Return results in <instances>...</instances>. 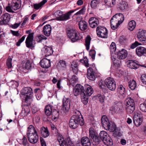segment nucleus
I'll return each mask as SVG.
<instances>
[{
  "label": "nucleus",
  "mask_w": 146,
  "mask_h": 146,
  "mask_svg": "<svg viewBox=\"0 0 146 146\" xmlns=\"http://www.w3.org/2000/svg\"><path fill=\"white\" fill-rule=\"evenodd\" d=\"M101 121L102 125L106 129L111 132H114L116 130V127L115 124L111 121H110L106 116L103 115Z\"/></svg>",
  "instance_id": "nucleus-3"
},
{
  "label": "nucleus",
  "mask_w": 146,
  "mask_h": 146,
  "mask_svg": "<svg viewBox=\"0 0 146 146\" xmlns=\"http://www.w3.org/2000/svg\"><path fill=\"white\" fill-rule=\"evenodd\" d=\"M105 4L109 7H113L115 5L116 0H104Z\"/></svg>",
  "instance_id": "nucleus-38"
},
{
  "label": "nucleus",
  "mask_w": 146,
  "mask_h": 146,
  "mask_svg": "<svg viewBox=\"0 0 146 146\" xmlns=\"http://www.w3.org/2000/svg\"><path fill=\"white\" fill-rule=\"evenodd\" d=\"M57 136L56 142H57L60 146H74L69 137H67L64 140L61 134L58 133Z\"/></svg>",
  "instance_id": "nucleus-6"
},
{
  "label": "nucleus",
  "mask_w": 146,
  "mask_h": 146,
  "mask_svg": "<svg viewBox=\"0 0 146 146\" xmlns=\"http://www.w3.org/2000/svg\"><path fill=\"white\" fill-rule=\"evenodd\" d=\"M57 82L56 86L59 89H60L62 87L61 86L62 83V79L59 78L58 80L55 79V83Z\"/></svg>",
  "instance_id": "nucleus-60"
},
{
  "label": "nucleus",
  "mask_w": 146,
  "mask_h": 146,
  "mask_svg": "<svg viewBox=\"0 0 146 146\" xmlns=\"http://www.w3.org/2000/svg\"><path fill=\"white\" fill-rule=\"evenodd\" d=\"M44 52L45 54V56H47L51 55L53 52L52 47L45 46L44 48Z\"/></svg>",
  "instance_id": "nucleus-26"
},
{
  "label": "nucleus",
  "mask_w": 146,
  "mask_h": 146,
  "mask_svg": "<svg viewBox=\"0 0 146 146\" xmlns=\"http://www.w3.org/2000/svg\"><path fill=\"white\" fill-rule=\"evenodd\" d=\"M127 106L135 105V103L134 100L131 98L129 97L126 99Z\"/></svg>",
  "instance_id": "nucleus-48"
},
{
  "label": "nucleus",
  "mask_w": 146,
  "mask_h": 146,
  "mask_svg": "<svg viewBox=\"0 0 146 146\" xmlns=\"http://www.w3.org/2000/svg\"><path fill=\"white\" fill-rule=\"evenodd\" d=\"M122 103L120 102H116L114 103L115 108L116 110L119 111L122 107Z\"/></svg>",
  "instance_id": "nucleus-47"
},
{
  "label": "nucleus",
  "mask_w": 146,
  "mask_h": 146,
  "mask_svg": "<svg viewBox=\"0 0 146 146\" xmlns=\"http://www.w3.org/2000/svg\"><path fill=\"white\" fill-rule=\"evenodd\" d=\"M30 112V110L29 105H25L23 107V113H24L25 116H27Z\"/></svg>",
  "instance_id": "nucleus-34"
},
{
  "label": "nucleus",
  "mask_w": 146,
  "mask_h": 146,
  "mask_svg": "<svg viewBox=\"0 0 146 146\" xmlns=\"http://www.w3.org/2000/svg\"><path fill=\"white\" fill-rule=\"evenodd\" d=\"M95 72L92 68L90 67L87 69V77L90 80L94 81L96 78L94 75Z\"/></svg>",
  "instance_id": "nucleus-15"
},
{
  "label": "nucleus",
  "mask_w": 146,
  "mask_h": 146,
  "mask_svg": "<svg viewBox=\"0 0 146 146\" xmlns=\"http://www.w3.org/2000/svg\"><path fill=\"white\" fill-rule=\"evenodd\" d=\"M21 5V0H13L11 4L12 9L14 10L19 9L20 8Z\"/></svg>",
  "instance_id": "nucleus-18"
},
{
  "label": "nucleus",
  "mask_w": 146,
  "mask_h": 146,
  "mask_svg": "<svg viewBox=\"0 0 146 146\" xmlns=\"http://www.w3.org/2000/svg\"><path fill=\"white\" fill-rule=\"evenodd\" d=\"M22 143L24 146H29V143L28 142L27 138L23 137L22 140Z\"/></svg>",
  "instance_id": "nucleus-62"
},
{
  "label": "nucleus",
  "mask_w": 146,
  "mask_h": 146,
  "mask_svg": "<svg viewBox=\"0 0 146 146\" xmlns=\"http://www.w3.org/2000/svg\"><path fill=\"white\" fill-rule=\"evenodd\" d=\"M112 60L113 61V65H112L113 67L115 68H117L119 67L120 66V61L117 60L116 59V58H114V60L113 58H111Z\"/></svg>",
  "instance_id": "nucleus-44"
},
{
  "label": "nucleus",
  "mask_w": 146,
  "mask_h": 146,
  "mask_svg": "<svg viewBox=\"0 0 146 146\" xmlns=\"http://www.w3.org/2000/svg\"><path fill=\"white\" fill-rule=\"evenodd\" d=\"M127 6V4L124 1H121L120 2L119 5V8L121 10L125 9Z\"/></svg>",
  "instance_id": "nucleus-42"
},
{
  "label": "nucleus",
  "mask_w": 146,
  "mask_h": 146,
  "mask_svg": "<svg viewBox=\"0 0 146 146\" xmlns=\"http://www.w3.org/2000/svg\"><path fill=\"white\" fill-rule=\"evenodd\" d=\"M90 27L93 28L97 27L99 24V19L95 17L90 18L88 21Z\"/></svg>",
  "instance_id": "nucleus-13"
},
{
  "label": "nucleus",
  "mask_w": 146,
  "mask_h": 146,
  "mask_svg": "<svg viewBox=\"0 0 146 146\" xmlns=\"http://www.w3.org/2000/svg\"><path fill=\"white\" fill-rule=\"evenodd\" d=\"M78 78L75 75H73L72 78L69 80L70 84L74 86V84H75L77 81Z\"/></svg>",
  "instance_id": "nucleus-49"
},
{
  "label": "nucleus",
  "mask_w": 146,
  "mask_h": 146,
  "mask_svg": "<svg viewBox=\"0 0 146 146\" xmlns=\"http://www.w3.org/2000/svg\"><path fill=\"white\" fill-rule=\"evenodd\" d=\"M128 86L131 90H134L136 87V83L135 81L133 80L128 83Z\"/></svg>",
  "instance_id": "nucleus-41"
},
{
  "label": "nucleus",
  "mask_w": 146,
  "mask_h": 146,
  "mask_svg": "<svg viewBox=\"0 0 146 146\" xmlns=\"http://www.w3.org/2000/svg\"><path fill=\"white\" fill-rule=\"evenodd\" d=\"M47 1V0H43L38 4H35L33 5L34 8L35 9L38 10Z\"/></svg>",
  "instance_id": "nucleus-36"
},
{
  "label": "nucleus",
  "mask_w": 146,
  "mask_h": 146,
  "mask_svg": "<svg viewBox=\"0 0 146 146\" xmlns=\"http://www.w3.org/2000/svg\"><path fill=\"white\" fill-rule=\"evenodd\" d=\"M51 31V27L50 25H47L43 27V31L44 34L46 36H50Z\"/></svg>",
  "instance_id": "nucleus-23"
},
{
  "label": "nucleus",
  "mask_w": 146,
  "mask_h": 146,
  "mask_svg": "<svg viewBox=\"0 0 146 146\" xmlns=\"http://www.w3.org/2000/svg\"><path fill=\"white\" fill-rule=\"evenodd\" d=\"M28 138L29 142L32 144L37 143L38 140V136L37 132L35 127L31 125L28 128L27 133Z\"/></svg>",
  "instance_id": "nucleus-2"
},
{
  "label": "nucleus",
  "mask_w": 146,
  "mask_h": 146,
  "mask_svg": "<svg viewBox=\"0 0 146 146\" xmlns=\"http://www.w3.org/2000/svg\"><path fill=\"white\" fill-rule=\"evenodd\" d=\"M105 84L108 88L110 90H115L116 85L114 80L111 78H108L105 80Z\"/></svg>",
  "instance_id": "nucleus-8"
},
{
  "label": "nucleus",
  "mask_w": 146,
  "mask_h": 146,
  "mask_svg": "<svg viewBox=\"0 0 146 146\" xmlns=\"http://www.w3.org/2000/svg\"><path fill=\"white\" fill-rule=\"evenodd\" d=\"M40 66L44 68H48L50 66V62L49 60L46 58L42 59L40 62Z\"/></svg>",
  "instance_id": "nucleus-17"
},
{
  "label": "nucleus",
  "mask_w": 146,
  "mask_h": 146,
  "mask_svg": "<svg viewBox=\"0 0 146 146\" xmlns=\"http://www.w3.org/2000/svg\"><path fill=\"white\" fill-rule=\"evenodd\" d=\"M96 31L98 36L104 38L108 37V31L106 28L99 26L97 27Z\"/></svg>",
  "instance_id": "nucleus-7"
},
{
  "label": "nucleus",
  "mask_w": 146,
  "mask_h": 146,
  "mask_svg": "<svg viewBox=\"0 0 146 146\" xmlns=\"http://www.w3.org/2000/svg\"><path fill=\"white\" fill-rule=\"evenodd\" d=\"M136 26V23L135 21L131 20L128 23V28L131 31H133L135 29Z\"/></svg>",
  "instance_id": "nucleus-32"
},
{
  "label": "nucleus",
  "mask_w": 146,
  "mask_h": 146,
  "mask_svg": "<svg viewBox=\"0 0 146 146\" xmlns=\"http://www.w3.org/2000/svg\"><path fill=\"white\" fill-rule=\"evenodd\" d=\"M109 136L107 133L104 131L100 132V138L102 140L105 138Z\"/></svg>",
  "instance_id": "nucleus-50"
},
{
  "label": "nucleus",
  "mask_w": 146,
  "mask_h": 146,
  "mask_svg": "<svg viewBox=\"0 0 146 146\" xmlns=\"http://www.w3.org/2000/svg\"><path fill=\"white\" fill-rule=\"evenodd\" d=\"M40 131L41 135L43 137L46 138L49 135V133L47 127H42L40 129Z\"/></svg>",
  "instance_id": "nucleus-25"
},
{
  "label": "nucleus",
  "mask_w": 146,
  "mask_h": 146,
  "mask_svg": "<svg viewBox=\"0 0 146 146\" xmlns=\"http://www.w3.org/2000/svg\"><path fill=\"white\" fill-rule=\"evenodd\" d=\"M25 43L26 46L28 48H32L35 47L33 42V33H30L26 38Z\"/></svg>",
  "instance_id": "nucleus-9"
},
{
  "label": "nucleus",
  "mask_w": 146,
  "mask_h": 146,
  "mask_svg": "<svg viewBox=\"0 0 146 146\" xmlns=\"http://www.w3.org/2000/svg\"><path fill=\"white\" fill-rule=\"evenodd\" d=\"M78 25L80 29L82 31H84L87 29L88 24L85 21L81 20L80 21Z\"/></svg>",
  "instance_id": "nucleus-24"
},
{
  "label": "nucleus",
  "mask_w": 146,
  "mask_h": 146,
  "mask_svg": "<svg viewBox=\"0 0 146 146\" xmlns=\"http://www.w3.org/2000/svg\"><path fill=\"white\" fill-rule=\"evenodd\" d=\"M105 82L104 83L102 80L98 82L99 87L103 92H106L107 91V86H106Z\"/></svg>",
  "instance_id": "nucleus-35"
},
{
  "label": "nucleus",
  "mask_w": 146,
  "mask_h": 146,
  "mask_svg": "<svg viewBox=\"0 0 146 146\" xmlns=\"http://www.w3.org/2000/svg\"><path fill=\"white\" fill-rule=\"evenodd\" d=\"M12 59L11 58H8L7 60V65L9 68H10L12 67Z\"/></svg>",
  "instance_id": "nucleus-63"
},
{
  "label": "nucleus",
  "mask_w": 146,
  "mask_h": 146,
  "mask_svg": "<svg viewBox=\"0 0 146 146\" xmlns=\"http://www.w3.org/2000/svg\"><path fill=\"white\" fill-rule=\"evenodd\" d=\"M70 106V100L68 98H64L62 100V106L61 110L64 112H68L69 110Z\"/></svg>",
  "instance_id": "nucleus-10"
},
{
  "label": "nucleus",
  "mask_w": 146,
  "mask_h": 146,
  "mask_svg": "<svg viewBox=\"0 0 146 146\" xmlns=\"http://www.w3.org/2000/svg\"><path fill=\"white\" fill-rule=\"evenodd\" d=\"M32 64L30 63L29 61H27L25 64L24 67L25 69L28 70L32 69Z\"/></svg>",
  "instance_id": "nucleus-53"
},
{
  "label": "nucleus",
  "mask_w": 146,
  "mask_h": 146,
  "mask_svg": "<svg viewBox=\"0 0 146 146\" xmlns=\"http://www.w3.org/2000/svg\"><path fill=\"white\" fill-rule=\"evenodd\" d=\"M86 8L85 7H83L78 12L74 14V15H83L84 14Z\"/></svg>",
  "instance_id": "nucleus-58"
},
{
  "label": "nucleus",
  "mask_w": 146,
  "mask_h": 146,
  "mask_svg": "<svg viewBox=\"0 0 146 146\" xmlns=\"http://www.w3.org/2000/svg\"><path fill=\"white\" fill-rule=\"evenodd\" d=\"M116 47L115 43L114 42H112L111 43L110 47V50L111 52H114L116 50Z\"/></svg>",
  "instance_id": "nucleus-54"
},
{
  "label": "nucleus",
  "mask_w": 146,
  "mask_h": 146,
  "mask_svg": "<svg viewBox=\"0 0 146 146\" xmlns=\"http://www.w3.org/2000/svg\"><path fill=\"white\" fill-rule=\"evenodd\" d=\"M100 0H92L90 2L91 7L94 9H96L97 5L100 3Z\"/></svg>",
  "instance_id": "nucleus-45"
},
{
  "label": "nucleus",
  "mask_w": 146,
  "mask_h": 146,
  "mask_svg": "<svg viewBox=\"0 0 146 146\" xmlns=\"http://www.w3.org/2000/svg\"><path fill=\"white\" fill-rule=\"evenodd\" d=\"M78 63L77 61H74L71 64L70 69L72 70L73 72L75 74H77L78 70Z\"/></svg>",
  "instance_id": "nucleus-21"
},
{
  "label": "nucleus",
  "mask_w": 146,
  "mask_h": 146,
  "mask_svg": "<svg viewBox=\"0 0 146 146\" xmlns=\"http://www.w3.org/2000/svg\"><path fill=\"white\" fill-rule=\"evenodd\" d=\"M67 35L68 37L73 42H75L82 38L79 34L76 29L68 28L67 30Z\"/></svg>",
  "instance_id": "nucleus-5"
},
{
  "label": "nucleus",
  "mask_w": 146,
  "mask_h": 146,
  "mask_svg": "<svg viewBox=\"0 0 146 146\" xmlns=\"http://www.w3.org/2000/svg\"><path fill=\"white\" fill-rule=\"evenodd\" d=\"M145 48L142 46H139L136 49V54L139 56L143 55Z\"/></svg>",
  "instance_id": "nucleus-30"
},
{
  "label": "nucleus",
  "mask_w": 146,
  "mask_h": 146,
  "mask_svg": "<svg viewBox=\"0 0 146 146\" xmlns=\"http://www.w3.org/2000/svg\"><path fill=\"white\" fill-rule=\"evenodd\" d=\"M89 136L91 139L93 138L96 135L94 131L92 128H90L89 129Z\"/></svg>",
  "instance_id": "nucleus-52"
},
{
  "label": "nucleus",
  "mask_w": 146,
  "mask_h": 146,
  "mask_svg": "<svg viewBox=\"0 0 146 146\" xmlns=\"http://www.w3.org/2000/svg\"><path fill=\"white\" fill-rule=\"evenodd\" d=\"M117 57L120 60L125 58L127 56V52L126 50L122 49L121 51H119L117 52Z\"/></svg>",
  "instance_id": "nucleus-22"
},
{
  "label": "nucleus",
  "mask_w": 146,
  "mask_h": 146,
  "mask_svg": "<svg viewBox=\"0 0 146 146\" xmlns=\"http://www.w3.org/2000/svg\"><path fill=\"white\" fill-rule=\"evenodd\" d=\"M143 121L142 117L140 116L139 114L135 115L133 117V122L136 127L139 126L141 124Z\"/></svg>",
  "instance_id": "nucleus-14"
},
{
  "label": "nucleus",
  "mask_w": 146,
  "mask_h": 146,
  "mask_svg": "<svg viewBox=\"0 0 146 146\" xmlns=\"http://www.w3.org/2000/svg\"><path fill=\"white\" fill-rule=\"evenodd\" d=\"M10 16L8 13L3 15L0 18V25H1L7 24L10 20Z\"/></svg>",
  "instance_id": "nucleus-11"
},
{
  "label": "nucleus",
  "mask_w": 146,
  "mask_h": 146,
  "mask_svg": "<svg viewBox=\"0 0 146 146\" xmlns=\"http://www.w3.org/2000/svg\"><path fill=\"white\" fill-rule=\"evenodd\" d=\"M77 10L78 9H76L74 10H71L64 14H63L62 17L60 18V21H66L69 19H70L72 14Z\"/></svg>",
  "instance_id": "nucleus-16"
},
{
  "label": "nucleus",
  "mask_w": 146,
  "mask_h": 146,
  "mask_svg": "<svg viewBox=\"0 0 146 146\" xmlns=\"http://www.w3.org/2000/svg\"><path fill=\"white\" fill-rule=\"evenodd\" d=\"M146 37V31L142 30L139 31L138 33L137 37L138 40H141L143 37Z\"/></svg>",
  "instance_id": "nucleus-39"
},
{
  "label": "nucleus",
  "mask_w": 146,
  "mask_h": 146,
  "mask_svg": "<svg viewBox=\"0 0 146 146\" xmlns=\"http://www.w3.org/2000/svg\"><path fill=\"white\" fill-rule=\"evenodd\" d=\"M97 97H98L99 101L100 102L103 103L104 102L105 99V97L104 96L99 94L97 95Z\"/></svg>",
  "instance_id": "nucleus-61"
},
{
  "label": "nucleus",
  "mask_w": 146,
  "mask_h": 146,
  "mask_svg": "<svg viewBox=\"0 0 146 146\" xmlns=\"http://www.w3.org/2000/svg\"><path fill=\"white\" fill-rule=\"evenodd\" d=\"M89 54L91 56L93 60H94L95 58L96 54V51L94 50H92L89 52Z\"/></svg>",
  "instance_id": "nucleus-64"
},
{
  "label": "nucleus",
  "mask_w": 146,
  "mask_h": 146,
  "mask_svg": "<svg viewBox=\"0 0 146 146\" xmlns=\"http://www.w3.org/2000/svg\"><path fill=\"white\" fill-rule=\"evenodd\" d=\"M84 122L82 116L80 115H75L70 118L69 122L70 127L73 129L76 128L79 125L82 126L84 125Z\"/></svg>",
  "instance_id": "nucleus-1"
},
{
  "label": "nucleus",
  "mask_w": 146,
  "mask_h": 146,
  "mask_svg": "<svg viewBox=\"0 0 146 146\" xmlns=\"http://www.w3.org/2000/svg\"><path fill=\"white\" fill-rule=\"evenodd\" d=\"M91 140V141H92L93 142H94V144L95 145L98 144L100 141V138L97 135H96Z\"/></svg>",
  "instance_id": "nucleus-56"
},
{
  "label": "nucleus",
  "mask_w": 146,
  "mask_h": 146,
  "mask_svg": "<svg viewBox=\"0 0 146 146\" xmlns=\"http://www.w3.org/2000/svg\"><path fill=\"white\" fill-rule=\"evenodd\" d=\"M44 112L47 116L50 115L52 113L51 106L50 105L46 106L44 109Z\"/></svg>",
  "instance_id": "nucleus-33"
},
{
  "label": "nucleus",
  "mask_w": 146,
  "mask_h": 146,
  "mask_svg": "<svg viewBox=\"0 0 146 146\" xmlns=\"http://www.w3.org/2000/svg\"><path fill=\"white\" fill-rule=\"evenodd\" d=\"M139 108L140 110L144 112H146V101L145 103L141 104Z\"/></svg>",
  "instance_id": "nucleus-57"
},
{
  "label": "nucleus",
  "mask_w": 146,
  "mask_h": 146,
  "mask_svg": "<svg viewBox=\"0 0 146 146\" xmlns=\"http://www.w3.org/2000/svg\"><path fill=\"white\" fill-rule=\"evenodd\" d=\"M91 40V37L89 35H88L85 39V46L86 49L88 50L89 49Z\"/></svg>",
  "instance_id": "nucleus-40"
},
{
  "label": "nucleus",
  "mask_w": 146,
  "mask_h": 146,
  "mask_svg": "<svg viewBox=\"0 0 146 146\" xmlns=\"http://www.w3.org/2000/svg\"><path fill=\"white\" fill-rule=\"evenodd\" d=\"M111 24H113V25H119L121 24L113 16L110 20Z\"/></svg>",
  "instance_id": "nucleus-55"
},
{
  "label": "nucleus",
  "mask_w": 146,
  "mask_h": 146,
  "mask_svg": "<svg viewBox=\"0 0 146 146\" xmlns=\"http://www.w3.org/2000/svg\"><path fill=\"white\" fill-rule=\"evenodd\" d=\"M121 24L123 21L124 19V17L123 15L121 13H118L115 14L113 16Z\"/></svg>",
  "instance_id": "nucleus-28"
},
{
  "label": "nucleus",
  "mask_w": 146,
  "mask_h": 146,
  "mask_svg": "<svg viewBox=\"0 0 146 146\" xmlns=\"http://www.w3.org/2000/svg\"><path fill=\"white\" fill-rule=\"evenodd\" d=\"M56 19L57 20L60 21V18L62 17L63 15L62 12L60 10H58L55 12Z\"/></svg>",
  "instance_id": "nucleus-51"
},
{
  "label": "nucleus",
  "mask_w": 146,
  "mask_h": 146,
  "mask_svg": "<svg viewBox=\"0 0 146 146\" xmlns=\"http://www.w3.org/2000/svg\"><path fill=\"white\" fill-rule=\"evenodd\" d=\"M126 108V111L128 113H131L134 111L135 106V105L132 106H127Z\"/></svg>",
  "instance_id": "nucleus-46"
},
{
  "label": "nucleus",
  "mask_w": 146,
  "mask_h": 146,
  "mask_svg": "<svg viewBox=\"0 0 146 146\" xmlns=\"http://www.w3.org/2000/svg\"><path fill=\"white\" fill-rule=\"evenodd\" d=\"M84 90V87L83 86L80 84H77L74 88V94L75 96H77L80 94L82 96V93H84L83 92Z\"/></svg>",
  "instance_id": "nucleus-12"
},
{
  "label": "nucleus",
  "mask_w": 146,
  "mask_h": 146,
  "mask_svg": "<svg viewBox=\"0 0 146 146\" xmlns=\"http://www.w3.org/2000/svg\"><path fill=\"white\" fill-rule=\"evenodd\" d=\"M104 144L108 146H111L113 144L112 141L109 136L102 140Z\"/></svg>",
  "instance_id": "nucleus-31"
},
{
  "label": "nucleus",
  "mask_w": 146,
  "mask_h": 146,
  "mask_svg": "<svg viewBox=\"0 0 146 146\" xmlns=\"http://www.w3.org/2000/svg\"><path fill=\"white\" fill-rule=\"evenodd\" d=\"M84 93L82 92V94L81 101L84 105H86L88 103V97L87 95H85Z\"/></svg>",
  "instance_id": "nucleus-37"
},
{
  "label": "nucleus",
  "mask_w": 146,
  "mask_h": 146,
  "mask_svg": "<svg viewBox=\"0 0 146 146\" xmlns=\"http://www.w3.org/2000/svg\"><path fill=\"white\" fill-rule=\"evenodd\" d=\"M81 142L83 146H90L91 145L90 139L86 137H83L81 139Z\"/></svg>",
  "instance_id": "nucleus-27"
},
{
  "label": "nucleus",
  "mask_w": 146,
  "mask_h": 146,
  "mask_svg": "<svg viewBox=\"0 0 146 146\" xmlns=\"http://www.w3.org/2000/svg\"><path fill=\"white\" fill-rule=\"evenodd\" d=\"M85 89L84 88V92L85 95H87L88 96H90L94 92V90L92 86L89 85H86L85 86Z\"/></svg>",
  "instance_id": "nucleus-20"
},
{
  "label": "nucleus",
  "mask_w": 146,
  "mask_h": 146,
  "mask_svg": "<svg viewBox=\"0 0 146 146\" xmlns=\"http://www.w3.org/2000/svg\"><path fill=\"white\" fill-rule=\"evenodd\" d=\"M117 92L122 96L121 98H124L126 96V92L125 88L121 85L118 88Z\"/></svg>",
  "instance_id": "nucleus-29"
},
{
  "label": "nucleus",
  "mask_w": 146,
  "mask_h": 146,
  "mask_svg": "<svg viewBox=\"0 0 146 146\" xmlns=\"http://www.w3.org/2000/svg\"><path fill=\"white\" fill-rule=\"evenodd\" d=\"M139 62L135 60H129L128 66L132 69H137L139 67Z\"/></svg>",
  "instance_id": "nucleus-19"
},
{
  "label": "nucleus",
  "mask_w": 146,
  "mask_h": 146,
  "mask_svg": "<svg viewBox=\"0 0 146 146\" xmlns=\"http://www.w3.org/2000/svg\"><path fill=\"white\" fill-rule=\"evenodd\" d=\"M66 62L64 60H60L59 63L57 64L56 66V67L58 69H60L62 68L66 67Z\"/></svg>",
  "instance_id": "nucleus-43"
},
{
  "label": "nucleus",
  "mask_w": 146,
  "mask_h": 146,
  "mask_svg": "<svg viewBox=\"0 0 146 146\" xmlns=\"http://www.w3.org/2000/svg\"><path fill=\"white\" fill-rule=\"evenodd\" d=\"M33 90L30 87H24L22 90L21 94L22 95L26 96L25 102L28 104H30L32 100Z\"/></svg>",
  "instance_id": "nucleus-4"
},
{
  "label": "nucleus",
  "mask_w": 146,
  "mask_h": 146,
  "mask_svg": "<svg viewBox=\"0 0 146 146\" xmlns=\"http://www.w3.org/2000/svg\"><path fill=\"white\" fill-rule=\"evenodd\" d=\"M47 38L43 35H41L37 37L36 39L37 42H40L42 40H46Z\"/></svg>",
  "instance_id": "nucleus-59"
}]
</instances>
